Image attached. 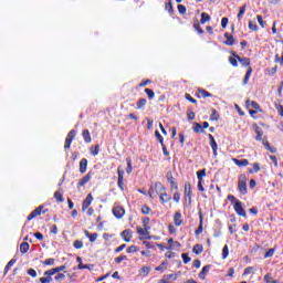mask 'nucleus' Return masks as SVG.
Segmentation results:
<instances>
[{
  "label": "nucleus",
  "mask_w": 283,
  "mask_h": 283,
  "mask_svg": "<svg viewBox=\"0 0 283 283\" xmlns=\"http://www.w3.org/2000/svg\"><path fill=\"white\" fill-rule=\"evenodd\" d=\"M232 56H235L238 59L239 63L242 65V67H248V71L243 78V85H247L249 83V80L251 78V74H253V67H251V59L249 57H240L238 53L234 51L231 52Z\"/></svg>",
  "instance_id": "nucleus-1"
},
{
  "label": "nucleus",
  "mask_w": 283,
  "mask_h": 283,
  "mask_svg": "<svg viewBox=\"0 0 283 283\" xmlns=\"http://www.w3.org/2000/svg\"><path fill=\"white\" fill-rule=\"evenodd\" d=\"M253 130L256 134L255 140L262 142L263 147H265V149H268V151H270L271 154H275L277 151V148L271 147V144L269 143L266 137H264L262 139V136H264V130H262V128H260V126H258V124L253 125Z\"/></svg>",
  "instance_id": "nucleus-2"
},
{
  "label": "nucleus",
  "mask_w": 283,
  "mask_h": 283,
  "mask_svg": "<svg viewBox=\"0 0 283 283\" xmlns=\"http://www.w3.org/2000/svg\"><path fill=\"white\" fill-rule=\"evenodd\" d=\"M228 200L233 205V209L237 214L241 216V218H247V210L242 207V201L235 198L233 195H228Z\"/></svg>",
  "instance_id": "nucleus-3"
},
{
  "label": "nucleus",
  "mask_w": 283,
  "mask_h": 283,
  "mask_svg": "<svg viewBox=\"0 0 283 283\" xmlns=\"http://www.w3.org/2000/svg\"><path fill=\"white\" fill-rule=\"evenodd\" d=\"M247 175H240L238 180V189L241 196H247L249 190L247 189Z\"/></svg>",
  "instance_id": "nucleus-4"
},
{
  "label": "nucleus",
  "mask_w": 283,
  "mask_h": 283,
  "mask_svg": "<svg viewBox=\"0 0 283 283\" xmlns=\"http://www.w3.org/2000/svg\"><path fill=\"white\" fill-rule=\"evenodd\" d=\"M117 187L120 191H125V170L123 169V166L117 167Z\"/></svg>",
  "instance_id": "nucleus-5"
},
{
  "label": "nucleus",
  "mask_w": 283,
  "mask_h": 283,
  "mask_svg": "<svg viewBox=\"0 0 283 283\" xmlns=\"http://www.w3.org/2000/svg\"><path fill=\"white\" fill-rule=\"evenodd\" d=\"M184 196L188 205H191V198H193V190L191 189V182L186 181L184 186Z\"/></svg>",
  "instance_id": "nucleus-6"
},
{
  "label": "nucleus",
  "mask_w": 283,
  "mask_h": 283,
  "mask_svg": "<svg viewBox=\"0 0 283 283\" xmlns=\"http://www.w3.org/2000/svg\"><path fill=\"white\" fill-rule=\"evenodd\" d=\"M41 213H48V209H45L44 206H39L38 208H35L27 218L28 222H30V220H34V218H39V216H41Z\"/></svg>",
  "instance_id": "nucleus-7"
},
{
  "label": "nucleus",
  "mask_w": 283,
  "mask_h": 283,
  "mask_svg": "<svg viewBox=\"0 0 283 283\" xmlns=\"http://www.w3.org/2000/svg\"><path fill=\"white\" fill-rule=\"evenodd\" d=\"M74 138H76V130L72 129L67 133V136L65 138V143H64L65 151H67V149L72 147V142L74 140Z\"/></svg>",
  "instance_id": "nucleus-8"
},
{
  "label": "nucleus",
  "mask_w": 283,
  "mask_h": 283,
  "mask_svg": "<svg viewBox=\"0 0 283 283\" xmlns=\"http://www.w3.org/2000/svg\"><path fill=\"white\" fill-rule=\"evenodd\" d=\"M166 180H168L169 185H170V191H174V189L176 191H178V181L176 180V178L174 177V172L168 171L166 174Z\"/></svg>",
  "instance_id": "nucleus-9"
},
{
  "label": "nucleus",
  "mask_w": 283,
  "mask_h": 283,
  "mask_svg": "<svg viewBox=\"0 0 283 283\" xmlns=\"http://www.w3.org/2000/svg\"><path fill=\"white\" fill-rule=\"evenodd\" d=\"M112 211H113V216H115L117 220H120V218L125 216V208H123L122 206H114Z\"/></svg>",
  "instance_id": "nucleus-10"
},
{
  "label": "nucleus",
  "mask_w": 283,
  "mask_h": 283,
  "mask_svg": "<svg viewBox=\"0 0 283 283\" xmlns=\"http://www.w3.org/2000/svg\"><path fill=\"white\" fill-rule=\"evenodd\" d=\"M92 202H94V197L92 196V193H88L82 202V211H87V209H90V205H92Z\"/></svg>",
  "instance_id": "nucleus-11"
},
{
  "label": "nucleus",
  "mask_w": 283,
  "mask_h": 283,
  "mask_svg": "<svg viewBox=\"0 0 283 283\" xmlns=\"http://www.w3.org/2000/svg\"><path fill=\"white\" fill-rule=\"evenodd\" d=\"M120 237L124 242H132V238H134V232L132 231V229H126L120 232Z\"/></svg>",
  "instance_id": "nucleus-12"
},
{
  "label": "nucleus",
  "mask_w": 283,
  "mask_h": 283,
  "mask_svg": "<svg viewBox=\"0 0 283 283\" xmlns=\"http://www.w3.org/2000/svg\"><path fill=\"white\" fill-rule=\"evenodd\" d=\"M172 220L175 227H182V224H185V220H182V213H180V211L175 212Z\"/></svg>",
  "instance_id": "nucleus-13"
},
{
  "label": "nucleus",
  "mask_w": 283,
  "mask_h": 283,
  "mask_svg": "<svg viewBox=\"0 0 283 283\" xmlns=\"http://www.w3.org/2000/svg\"><path fill=\"white\" fill-rule=\"evenodd\" d=\"M208 138L210 140V147L212 149L213 156H218V143L216 142V137L213 135L209 134Z\"/></svg>",
  "instance_id": "nucleus-14"
},
{
  "label": "nucleus",
  "mask_w": 283,
  "mask_h": 283,
  "mask_svg": "<svg viewBox=\"0 0 283 283\" xmlns=\"http://www.w3.org/2000/svg\"><path fill=\"white\" fill-rule=\"evenodd\" d=\"M92 176H94V172L88 171L82 179H80L77 187H85V185L92 180Z\"/></svg>",
  "instance_id": "nucleus-15"
},
{
  "label": "nucleus",
  "mask_w": 283,
  "mask_h": 283,
  "mask_svg": "<svg viewBox=\"0 0 283 283\" xmlns=\"http://www.w3.org/2000/svg\"><path fill=\"white\" fill-rule=\"evenodd\" d=\"M154 189L158 197L167 191V188H165V185L160 181L155 182Z\"/></svg>",
  "instance_id": "nucleus-16"
},
{
  "label": "nucleus",
  "mask_w": 283,
  "mask_h": 283,
  "mask_svg": "<svg viewBox=\"0 0 283 283\" xmlns=\"http://www.w3.org/2000/svg\"><path fill=\"white\" fill-rule=\"evenodd\" d=\"M211 93H209L207 90L198 88L196 93L197 98H211Z\"/></svg>",
  "instance_id": "nucleus-17"
},
{
  "label": "nucleus",
  "mask_w": 283,
  "mask_h": 283,
  "mask_svg": "<svg viewBox=\"0 0 283 283\" xmlns=\"http://www.w3.org/2000/svg\"><path fill=\"white\" fill-rule=\"evenodd\" d=\"M245 107L247 108L253 107V109H255L256 112H262V107L255 101L247 99L245 101Z\"/></svg>",
  "instance_id": "nucleus-18"
},
{
  "label": "nucleus",
  "mask_w": 283,
  "mask_h": 283,
  "mask_svg": "<svg viewBox=\"0 0 283 283\" xmlns=\"http://www.w3.org/2000/svg\"><path fill=\"white\" fill-rule=\"evenodd\" d=\"M203 224H205V221H203L202 212L199 211V227L195 231V235H200L202 231H205Z\"/></svg>",
  "instance_id": "nucleus-19"
},
{
  "label": "nucleus",
  "mask_w": 283,
  "mask_h": 283,
  "mask_svg": "<svg viewBox=\"0 0 283 283\" xmlns=\"http://www.w3.org/2000/svg\"><path fill=\"white\" fill-rule=\"evenodd\" d=\"M159 200L161 205H167V202H171V195L167 193V190L159 196Z\"/></svg>",
  "instance_id": "nucleus-20"
},
{
  "label": "nucleus",
  "mask_w": 283,
  "mask_h": 283,
  "mask_svg": "<svg viewBox=\"0 0 283 283\" xmlns=\"http://www.w3.org/2000/svg\"><path fill=\"white\" fill-rule=\"evenodd\" d=\"M223 36L226 39V41H223L224 45H234L235 39H233V35H231L229 32H226Z\"/></svg>",
  "instance_id": "nucleus-21"
},
{
  "label": "nucleus",
  "mask_w": 283,
  "mask_h": 283,
  "mask_svg": "<svg viewBox=\"0 0 283 283\" xmlns=\"http://www.w3.org/2000/svg\"><path fill=\"white\" fill-rule=\"evenodd\" d=\"M232 163H234L237 167H249V159L232 158Z\"/></svg>",
  "instance_id": "nucleus-22"
},
{
  "label": "nucleus",
  "mask_w": 283,
  "mask_h": 283,
  "mask_svg": "<svg viewBox=\"0 0 283 283\" xmlns=\"http://www.w3.org/2000/svg\"><path fill=\"white\" fill-rule=\"evenodd\" d=\"M52 274L50 270L45 271L44 272V276L43 277H40V283H50L52 282Z\"/></svg>",
  "instance_id": "nucleus-23"
},
{
  "label": "nucleus",
  "mask_w": 283,
  "mask_h": 283,
  "mask_svg": "<svg viewBox=\"0 0 283 283\" xmlns=\"http://www.w3.org/2000/svg\"><path fill=\"white\" fill-rule=\"evenodd\" d=\"M209 271H211V265H205L199 273V277L201 280H207V275L209 274Z\"/></svg>",
  "instance_id": "nucleus-24"
},
{
  "label": "nucleus",
  "mask_w": 283,
  "mask_h": 283,
  "mask_svg": "<svg viewBox=\"0 0 283 283\" xmlns=\"http://www.w3.org/2000/svg\"><path fill=\"white\" fill-rule=\"evenodd\" d=\"M82 138H83L84 143H86V144L92 143V135L90 134V129L82 130Z\"/></svg>",
  "instance_id": "nucleus-25"
},
{
  "label": "nucleus",
  "mask_w": 283,
  "mask_h": 283,
  "mask_svg": "<svg viewBox=\"0 0 283 283\" xmlns=\"http://www.w3.org/2000/svg\"><path fill=\"white\" fill-rule=\"evenodd\" d=\"M84 235H86V238H88L91 243L96 242V240L98 239V233H90V231L84 230Z\"/></svg>",
  "instance_id": "nucleus-26"
},
{
  "label": "nucleus",
  "mask_w": 283,
  "mask_h": 283,
  "mask_svg": "<svg viewBox=\"0 0 283 283\" xmlns=\"http://www.w3.org/2000/svg\"><path fill=\"white\" fill-rule=\"evenodd\" d=\"M87 171V158H82L80 160V174H85Z\"/></svg>",
  "instance_id": "nucleus-27"
},
{
  "label": "nucleus",
  "mask_w": 283,
  "mask_h": 283,
  "mask_svg": "<svg viewBox=\"0 0 283 283\" xmlns=\"http://www.w3.org/2000/svg\"><path fill=\"white\" fill-rule=\"evenodd\" d=\"M168 2L165 3V10L168 12L170 17H174V4L171 3V0H166Z\"/></svg>",
  "instance_id": "nucleus-28"
},
{
  "label": "nucleus",
  "mask_w": 283,
  "mask_h": 283,
  "mask_svg": "<svg viewBox=\"0 0 283 283\" xmlns=\"http://www.w3.org/2000/svg\"><path fill=\"white\" fill-rule=\"evenodd\" d=\"M202 251H205V248L200 243L195 244L192 248V253H195V255H200Z\"/></svg>",
  "instance_id": "nucleus-29"
},
{
  "label": "nucleus",
  "mask_w": 283,
  "mask_h": 283,
  "mask_svg": "<svg viewBox=\"0 0 283 283\" xmlns=\"http://www.w3.org/2000/svg\"><path fill=\"white\" fill-rule=\"evenodd\" d=\"M193 28L198 34H205V30H202V27H200V21H198V19L193 20Z\"/></svg>",
  "instance_id": "nucleus-30"
},
{
  "label": "nucleus",
  "mask_w": 283,
  "mask_h": 283,
  "mask_svg": "<svg viewBox=\"0 0 283 283\" xmlns=\"http://www.w3.org/2000/svg\"><path fill=\"white\" fill-rule=\"evenodd\" d=\"M142 213H143V216H154V210H151V208H149V206L144 205L142 207Z\"/></svg>",
  "instance_id": "nucleus-31"
},
{
  "label": "nucleus",
  "mask_w": 283,
  "mask_h": 283,
  "mask_svg": "<svg viewBox=\"0 0 283 283\" xmlns=\"http://www.w3.org/2000/svg\"><path fill=\"white\" fill-rule=\"evenodd\" d=\"M28 251H30V243L22 242L20 244V253L25 254V253H28Z\"/></svg>",
  "instance_id": "nucleus-32"
},
{
  "label": "nucleus",
  "mask_w": 283,
  "mask_h": 283,
  "mask_svg": "<svg viewBox=\"0 0 283 283\" xmlns=\"http://www.w3.org/2000/svg\"><path fill=\"white\" fill-rule=\"evenodd\" d=\"M211 21V15H209V13H201V20H200V23L201 25H205V23Z\"/></svg>",
  "instance_id": "nucleus-33"
},
{
  "label": "nucleus",
  "mask_w": 283,
  "mask_h": 283,
  "mask_svg": "<svg viewBox=\"0 0 283 283\" xmlns=\"http://www.w3.org/2000/svg\"><path fill=\"white\" fill-rule=\"evenodd\" d=\"M192 129L196 134H205V129L202 128V125H200L199 123H193Z\"/></svg>",
  "instance_id": "nucleus-34"
},
{
  "label": "nucleus",
  "mask_w": 283,
  "mask_h": 283,
  "mask_svg": "<svg viewBox=\"0 0 283 283\" xmlns=\"http://www.w3.org/2000/svg\"><path fill=\"white\" fill-rule=\"evenodd\" d=\"M14 264H17V259H11L4 268V275H8V271H10V268L14 266Z\"/></svg>",
  "instance_id": "nucleus-35"
},
{
  "label": "nucleus",
  "mask_w": 283,
  "mask_h": 283,
  "mask_svg": "<svg viewBox=\"0 0 283 283\" xmlns=\"http://www.w3.org/2000/svg\"><path fill=\"white\" fill-rule=\"evenodd\" d=\"M136 109H143L145 105H147V99L146 98H139L136 103Z\"/></svg>",
  "instance_id": "nucleus-36"
},
{
  "label": "nucleus",
  "mask_w": 283,
  "mask_h": 283,
  "mask_svg": "<svg viewBox=\"0 0 283 283\" xmlns=\"http://www.w3.org/2000/svg\"><path fill=\"white\" fill-rule=\"evenodd\" d=\"M252 167H253V168H250V169L248 170L249 174H258V172L260 171V169H261L259 163H254V164L252 165Z\"/></svg>",
  "instance_id": "nucleus-37"
},
{
  "label": "nucleus",
  "mask_w": 283,
  "mask_h": 283,
  "mask_svg": "<svg viewBox=\"0 0 283 283\" xmlns=\"http://www.w3.org/2000/svg\"><path fill=\"white\" fill-rule=\"evenodd\" d=\"M244 12H247V4H243L242 7H240L239 9V13L237 15L239 21H242V17H244Z\"/></svg>",
  "instance_id": "nucleus-38"
},
{
  "label": "nucleus",
  "mask_w": 283,
  "mask_h": 283,
  "mask_svg": "<svg viewBox=\"0 0 283 283\" xmlns=\"http://www.w3.org/2000/svg\"><path fill=\"white\" fill-rule=\"evenodd\" d=\"M210 120H220V114L216 108L211 109Z\"/></svg>",
  "instance_id": "nucleus-39"
},
{
  "label": "nucleus",
  "mask_w": 283,
  "mask_h": 283,
  "mask_svg": "<svg viewBox=\"0 0 283 283\" xmlns=\"http://www.w3.org/2000/svg\"><path fill=\"white\" fill-rule=\"evenodd\" d=\"M54 198L56 202H65V199L63 198V193L60 190L54 192Z\"/></svg>",
  "instance_id": "nucleus-40"
},
{
  "label": "nucleus",
  "mask_w": 283,
  "mask_h": 283,
  "mask_svg": "<svg viewBox=\"0 0 283 283\" xmlns=\"http://www.w3.org/2000/svg\"><path fill=\"white\" fill-rule=\"evenodd\" d=\"M65 269H66L65 265H61V266L53 268V269L49 270V271H51L49 273L55 275V273H61V271H65Z\"/></svg>",
  "instance_id": "nucleus-41"
},
{
  "label": "nucleus",
  "mask_w": 283,
  "mask_h": 283,
  "mask_svg": "<svg viewBox=\"0 0 283 283\" xmlns=\"http://www.w3.org/2000/svg\"><path fill=\"white\" fill-rule=\"evenodd\" d=\"M127 167H126V174H132L134 171V167L132 166V158H126Z\"/></svg>",
  "instance_id": "nucleus-42"
},
{
  "label": "nucleus",
  "mask_w": 283,
  "mask_h": 283,
  "mask_svg": "<svg viewBox=\"0 0 283 283\" xmlns=\"http://www.w3.org/2000/svg\"><path fill=\"white\" fill-rule=\"evenodd\" d=\"M167 264H169V261L165 260L158 266L155 268V271H165V269H167Z\"/></svg>",
  "instance_id": "nucleus-43"
},
{
  "label": "nucleus",
  "mask_w": 283,
  "mask_h": 283,
  "mask_svg": "<svg viewBox=\"0 0 283 283\" xmlns=\"http://www.w3.org/2000/svg\"><path fill=\"white\" fill-rule=\"evenodd\" d=\"M137 233L139 235H149V229L137 227Z\"/></svg>",
  "instance_id": "nucleus-44"
},
{
  "label": "nucleus",
  "mask_w": 283,
  "mask_h": 283,
  "mask_svg": "<svg viewBox=\"0 0 283 283\" xmlns=\"http://www.w3.org/2000/svg\"><path fill=\"white\" fill-rule=\"evenodd\" d=\"M205 176H207V169H201L199 171H197V178L198 180H200V182H202V178H205Z\"/></svg>",
  "instance_id": "nucleus-45"
},
{
  "label": "nucleus",
  "mask_w": 283,
  "mask_h": 283,
  "mask_svg": "<svg viewBox=\"0 0 283 283\" xmlns=\"http://www.w3.org/2000/svg\"><path fill=\"white\" fill-rule=\"evenodd\" d=\"M185 98H186V101H188L189 103H192L193 105H196L198 103V101L196 98H193L191 96V94H189V93L185 94Z\"/></svg>",
  "instance_id": "nucleus-46"
},
{
  "label": "nucleus",
  "mask_w": 283,
  "mask_h": 283,
  "mask_svg": "<svg viewBox=\"0 0 283 283\" xmlns=\"http://www.w3.org/2000/svg\"><path fill=\"white\" fill-rule=\"evenodd\" d=\"M145 94H147V96H148V98H155V96H156V93L154 92V90H151V88H145Z\"/></svg>",
  "instance_id": "nucleus-47"
},
{
  "label": "nucleus",
  "mask_w": 283,
  "mask_h": 283,
  "mask_svg": "<svg viewBox=\"0 0 283 283\" xmlns=\"http://www.w3.org/2000/svg\"><path fill=\"white\" fill-rule=\"evenodd\" d=\"M138 251H140V249H138V247H136V245H130V247H128V249L126 250V253H138Z\"/></svg>",
  "instance_id": "nucleus-48"
},
{
  "label": "nucleus",
  "mask_w": 283,
  "mask_h": 283,
  "mask_svg": "<svg viewBox=\"0 0 283 283\" xmlns=\"http://www.w3.org/2000/svg\"><path fill=\"white\" fill-rule=\"evenodd\" d=\"M229 63L232 65V67H238V57L235 56H230L229 57Z\"/></svg>",
  "instance_id": "nucleus-49"
},
{
  "label": "nucleus",
  "mask_w": 283,
  "mask_h": 283,
  "mask_svg": "<svg viewBox=\"0 0 283 283\" xmlns=\"http://www.w3.org/2000/svg\"><path fill=\"white\" fill-rule=\"evenodd\" d=\"M229 258V245H224L222 249V259L227 260Z\"/></svg>",
  "instance_id": "nucleus-50"
},
{
  "label": "nucleus",
  "mask_w": 283,
  "mask_h": 283,
  "mask_svg": "<svg viewBox=\"0 0 283 283\" xmlns=\"http://www.w3.org/2000/svg\"><path fill=\"white\" fill-rule=\"evenodd\" d=\"M155 136H156L158 143H160V145L165 144V138H163V135H160V132L156 130Z\"/></svg>",
  "instance_id": "nucleus-51"
},
{
  "label": "nucleus",
  "mask_w": 283,
  "mask_h": 283,
  "mask_svg": "<svg viewBox=\"0 0 283 283\" xmlns=\"http://www.w3.org/2000/svg\"><path fill=\"white\" fill-rule=\"evenodd\" d=\"M177 10L179 14H187V7L185 4H178Z\"/></svg>",
  "instance_id": "nucleus-52"
},
{
  "label": "nucleus",
  "mask_w": 283,
  "mask_h": 283,
  "mask_svg": "<svg viewBox=\"0 0 283 283\" xmlns=\"http://www.w3.org/2000/svg\"><path fill=\"white\" fill-rule=\"evenodd\" d=\"M248 28L252 32H258V24L253 23V21H249Z\"/></svg>",
  "instance_id": "nucleus-53"
},
{
  "label": "nucleus",
  "mask_w": 283,
  "mask_h": 283,
  "mask_svg": "<svg viewBox=\"0 0 283 283\" xmlns=\"http://www.w3.org/2000/svg\"><path fill=\"white\" fill-rule=\"evenodd\" d=\"M181 258H182L184 264H189V262H191V258H189L188 253H182Z\"/></svg>",
  "instance_id": "nucleus-54"
},
{
  "label": "nucleus",
  "mask_w": 283,
  "mask_h": 283,
  "mask_svg": "<svg viewBox=\"0 0 283 283\" xmlns=\"http://www.w3.org/2000/svg\"><path fill=\"white\" fill-rule=\"evenodd\" d=\"M150 271H151V268H149V266H143L139 272H140L143 275H149V272H150Z\"/></svg>",
  "instance_id": "nucleus-55"
},
{
  "label": "nucleus",
  "mask_w": 283,
  "mask_h": 283,
  "mask_svg": "<svg viewBox=\"0 0 283 283\" xmlns=\"http://www.w3.org/2000/svg\"><path fill=\"white\" fill-rule=\"evenodd\" d=\"M54 262H55V260L51 258V259L44 260V261H43V264H44L45 266H54Z\"/></svg>",
  "instance_id": "nucleus-56"
},
{
  "label": "nucleus",
  "mask_w": 283,
  "mask_h": 283,
  "mask_svg": "<svg viewBox=\"0 0 283 283\" xmlns=\"http://www.w3.org/2000/svg\"><path fill=\"white\" fill-rule=\"evenodd\" d=\"M273 255H275V248H272L268 252H265L264 258H273Z\"/></svg>",
  "instance_id": "nucleus-57"
},
{
  "label": "nucleus",
  "mask_w": 283,
  "mask_h": 283,
  "mask_svg": "<svg viewBox=\"0 0 283 283\" xmlns=\"http://www.w3.org/2000/svg\"><path fill=\"white\" fill-rule=\"evenodd\" d=\"M55 282H63L65 280V274L63 273H57L54 277Z\"/></svg>",
  "instance_id": "nucleus-58"
},
{
  "label": "nucleus",
  "mask_w": 283,
  "mask_h": 283,
  "mask_svg": "<svg viewBox=\"0 0 283 283\" xmlns=\"http://www.w3.org/2000/svg\"><path fill=\"white\" fill-rule=\"evenodd\" d=\"M149 217H146V218H144L143 219V227L145 228V229H151L150 227H149Z\"/></svg>",
  "instance_id": "nucleus-59"
},
{
  "label": "nucleus",
  "mask_w": 283,
  "mask_h": 283,
  "mask_svg": "<svg viewBox=\"0 0 283 283\" xmlns=\"http://www.w3.org/2000/svg\"><path fill=\"white\" fill-rule=\"evenodd\" d=\"M263 282L272 283L273 282V276H271L270 273L265 274L264 277H263Z\"/></svg>",
  "instance_id": "nucleus-60"
},
{
  "label": "nucleus",
  "mask_w": 283,
  "mask_h": 283,
  "mask_svg": "<svg viewBox=\"0 0 283 283\" xmlns=\"http://www.w3.org/2000/svg\"><path fill=\"white\" fill-rule=\"evenodd\" d=\"M73 247H74V249H81V248L83 247V241H81V240H75V241L73 242Z\"/></svg>",
  "instance_id": "nucleus-61"
},
{
  "label": "nucleus",
  "mask_w": 283,
  "mask_h": 283,
  "mask_svg": "<svg viewBox=\"0 0 283 283\" xmlns=\"http://www.w3.org/2000/svg\"><path fill=\"white\" fill-rule=\"evenodd\" d=\"M27 273L30 275V277H36V270L32 268H30Z\"/></svg>",
  "instance_id": "nucleus-62"
},
{
  "label": "nucleus",
  "mask_w": 283,
  "mask_h": 283,
  "mask_svg": "<svg viewBox=\"0 0 283 283\" xmlns=\"http://www.w3.org/2000/svg\"><path fill=\"white\" fill-rule=\"evenodd\" d=\"M172 200L174 202H180V192H175L172 196Z\"/></svg>",
  "instance_id": "nucleus-63"
},
{
  "label": "nucleus",
  "mask_w": 283,
  "mask_h": 283,
  "mask_svg": "<svg viewBox=\"0 0 283 283\" xmlns=\"http://www.w3.org/2000/svg\"><path fill=\"white\" fill-rule=\"evenodd\" d=\"M275 107H276L280 116H283V105L282 104H275Z\"/></svg>",
  "instance_id": "nucleus-64"
}]
</instances>
